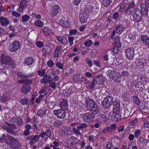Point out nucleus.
<instances>
[{
    "label": "nucleus",
    "instance_id": "nucleus-37",
    "mask_svg": "<svg viewBox=\"0 0 149 149\" xmlns=\"http://www.w3.org/2000/svg\"><path fill=\"white\" fill-rule=\"evenodd\" d=\"M87 126V125L85 123H80L78 126L77 127V129L79 130L80 129H85L86 128Z\"/></svg>",
    "mask_w": 149,
    "mask_h": 149
},
{
    "label": "nucleus",
    "instance_id": "nucleus-43",
    "mask_svg": "<svg viewBox=\"0 0 149 149\" xmlns=\"http://www.w3.org/2000/svg\"><path fill=\"white\" fill-rule=\"evenodd\" d=\"M111 2V0H103L102 3L104 6H108Z\"/></svg>",
    "mask_w": 149,
    "mask_h": 149
},
{
    "label": "nucleus",
    "instance_id": "nucleus-10",
    "mask_svg": "<svg viewBox=\"0 0 149 149\" xmlns=\"http://www.w3.org/2000/svg\"><path fill=\"white\" fill-rule=\"evenodd\" d=\"M31 89L30 85L28 84H24L21 88V92L24 95L27 94Z\"/></svg>",
    "mask_w": 149,
    "mask_h": 149
},
{
    "label": "nucleus",
    "instance_id": "nucleus-28",
    "mask_svg": "<svg viewBox=\"0 0 149 149\" xmlns=\"http://www.w3.org/2000/svg\"><path fill=\"white\" fill-rule=\"evenodd\" d=\"M17 76L21 79H27L29 77V75H25L24 73L22 72H17Z\"/></svg>",
    "mask_w": 149,
    "mask_h": 149
},
{
    "label": "nucleus",
    "instance_id": "nucleus-5",
    "mask_svg": "<svg viewBox=\"0 0 149 149\" xmlns=\"http://www.w3.org/2000/svg\"><path fill=\"white\" fill-rule=\"evenodd\" d=\"M65 110L59 109L54 110V114L58 118L61 119L64 118L65 116L66 112Z\"/></svg>",
    "mask_w": 149,
    "mask_h": 149
},
{
    "label": "nucleus",
    "instance_id": "nucleus-27",
    "mask_svg": "<svg viewBox=\"0 0 149 149\" xmlns=\"http://www.w3.org/2000/svg\"><path fill=\"white\" fill-rule=\"evenodd\" d=\"M79 17L80 21L81 22L85 23L86 22L87 18V15L80 14Z\"/></svg>",
    "mask_w": 149,
    "mask_h": 149
},
{
    "label": "nucleus",
    "instance_id": "nucleus-36",
    "mask_svg": "<svg viewBox=\"0 0 149 149\" xmlns=\"http://www.w3.org/2000/svg\"><path fill=\"white\" fill-rule=\"evenodd\" d=\"M114 117V120L117 121L119 119H121L123 118H122L121 114L120 113H115Z\"/></svg>",
    "mask_w": 149,
    "mask_h": 149
},
{
    "label": "nucleus",
    "instance_id": "nucleus-22",
    "mask_svg": "<svg viewBox=\"0 0 149 149\" xmlns=\"http://www.w3.org/2000/svg\"><path fill=\"white\" fill-rule=\"evenodd\" d=\"M59 6L58 5H55L52 8V10L51 13L53 16H55L58 13Z\"/></svg>",
    "mask_w": 149,
    "mask_h": 149
},
{
    "label": "nucleus",
    "instance_id": "nucleus-34",
    "mask_svg": "<svg viewBox=\"0 0 149 149\" xmlns=\"http://www.w3.org/2000/svg\"><path fill=\"white\" fill-rule=\"evenodd\" d=\"M116 46L118 47H120L121 46V44L120 42V39L118 37H116L114 38Z\"/></svg>",
    "mask_w": 149,
    "mask_h": 149
},
{
    "label": "nucleus",
    "instance_id": "nucleus-42",
    "mask_svg": "<svg viewBox=\"0 0 149 149\" xmlns=\"http://www.w3.org/2000/svg\"><path fill=\"white\" fill-rule=\"evenodd\" d=\"M63 93L66 95H67L72 93V90L70 89L66 88L63 90Z\"/></svg>",
    "mask_w": 149,
    "mask_h": 149
},
{
    "label": "nucleus",
    "instance_id": "nucleus-55",
    "mask_svg": "<svg viewBox=\"0 0 149 149\" xmlns=\"http://www.w3.org/2000/svg\"><path fill=\"white\" fill-rule=\"evenodd\" d=\"M114 74V72L112 70H109L107 72V75L109 76L111 78L113 76V75Z\"/></svg>",
    "mask_w": 149,
    "mask_h": 149
},
{
    "label": "nucleus",
    "instance_id": "nucleus-44",
    "mask_svg": "<svg viewBox=\"0 0 149 149\" xmlns=\"http://www.w3.org/2000/svg\"><path fill=\"white\" fill-rule=\"evenodd\" d=\"M8 97L4 95H3L0 97L1 102H5L7 101L8 100Z\"/></svg>",
    "mask_w": 149,
    "mask_h": 149
},
{
    "label": "nucleus",
    "instance_id": "nucleus-18",
    "mask_svg": "<svg viewBox=\"0 0 149 149\" xmlns=\"http://www.w3.org/2000/svg\"><path fill=\"white\" fill-rule=\"evenodd\" d=\"M56 39L58 41L62 44H66L67 42V40L66 38L63 36H56Z\"/></svg>",
    "mask_w": 149,
    "mask_h": 149
},
{
    "label": "nucleus",
    "instance_id": "nucleus-13",
    "mask_svg": "<svg viewBox=\"0 0 149 149\" xmlns=\"http://www.w3.org/2000/svg\"><path fill=\"white\" fill-rule=\"evenodd\" d=\"M140 7L141 10H140L143 14L146 16L148 15V10L147 7L145 3H142L141 4Z\"/></svg>",
    "mask_w": 149,
    "mask_h": 149
},
{
    "label": "nucleus",
    "instance_id": "nucleus-50",
    "mask_svg": "<svg viewBox=\"0 0 149 149\" xmlns=\"http://www.w3.org/2000/svg\"><path fill=\"white\" fill-rule=\"evenodd\" d=\"M30 18L29 16L27 15H25L22 17V21L23 22H26Z\"/></svg>",
    "mask_w": 149,
    "mask_h": 149
},
{
    "label": "nucleus",
    "instance_id": "nucleus-12",
    "mask_svg": "<svg viewBox=\"0 0 149 149\" xmlns=\"http://www.w3.org/2000/svg\"><path fill=\"white\" fill-rule=\"evenodd\" d=\"M60 105L61 109L66 110L68 108V102L65 99H63L61 100L60 102Z\"/></svg>",
    "mask_w": 149,
    "mask_h": 149
},
{
    "label": "nucleus",
    "instance_id": "nucleus-21",
    "mask_svg": "<svg viewBox=\"0 0 149 149\" xmlns=\"http://www.w3.org/2000/svg\"><path fill=\"white\" fill-rule=\"evenodd\" d=\"M27 139H31L33 140L35 142L38 141L40 139V136L39 135H36L34 136H29L27 137Z\"/></svg>",
    "mask_w": 149,
    "mask_h": 149
},
{
    "label": "nucleus",
    "instance_id": "nucleus-56",
    "mask_svg": "<svg viewBox=\"0 0 149 149\" xmlns=\"http://www.w3.org/2000/svg\"><path fill=\"white\" fill-rule=\"evenodd\" d=\"M2 127L3 129L6 130L7 132H9L10 134H12L13 132L12 131L10 130L9 129V127H8L6 126L5 125H3L2 126Z\"/></svg>",
    "mask_w": 149,
    "mask_h": 149
},
{
    "label": "nucleus",
    "instance_id": "nucleus-3",
    "mask_svg": "<svg viewBox=\"0 0 149 149\" xmlns=\"http://www.w3.org/2000/svg\"><path fill=\"white\" fill-rule=\"evenodd\" d=\"M113 98L110 96H107L104 98L102 101V106L106 109L109 108L113 103Z\"/></svg>",
    "mask_w": 149,
    "mask_h": 149
},
{
    "label": "nucleus",
    "instance_id": "nucleus-1",
    "mask_svg": "<svg viewBox=\"0 0 149 149\" xmlns=\"http://www.w3.org/2000/svg\"><path fill=\"white\" fill-rule=\"evenodd\" d=\"M1 59V63L5 65L8 64L10 65H12L13 68L15 67V63L9 56L2 54Z\"/></svg>",
    "mask_w": 149,
    "mask_h": 149
},
{
    "label": "nucleus",
    "instance_id": "nucleus-60",
    "mask_svg": "<svg viewBox=\"0 0 149 149\" xmlns=\"http://www.w3.org/2000/svg\"><path fill=\"white\" fill-rule=\"evenodd\" d=\"M134 7L135 4L134 2V1H132L129 4L128 6V7L132 9H133Z\"/></svg>",
    "mask_w": 149,
    "mask_h": 149
},
{
    "label": "nucleus",
    "instance_id": "nucleus-64",
    "mask_svg": "<svg viewBox=\"0 0 149 149\" xmlns=\"http://www.w3.org/2000/svg\"><path fill=\"white\" fill-rule=\"evenodd\" d=\"M70 24V23L69 21L68 20H67L64 22L63 26L68 27L69 26Z\"/></svg>",
    "mask_w": 149,
    "mask_h": 149
},
{
    "label": "nucleus",
    "instance_id": "nucleus-47",
    "mask_svg": "<svg viewBox=\"0 0 149 149\" xmlns=\"http://www.w3.org/2000/svg\"><path fill=\"white\" fill-rule=\"evenodd\" d=\"M113 109L120 107V102L118 101H116L113 103Z\"/></svg>",
    "mask_w": 149,
    "mask_h": 149
},
{
    "label": "nucleus",
    "instance_id": "nucleus-48",
    "mask_svg": "<svg viewBox=\"0 0 149 149\" xmlns=\"http://www.w3.org/2000/svg\"><path fill=\"white\" fill-rule=\"evenodd\" d=\"M35 24L37 26L42 27L43 25V23L41 20H37L35 22Z\"/></svg>",
    "mask_w": 149,
    "mask_h": 149
},
{
    "label": "nucleus",
    "instance_id": "nucleus-31",
    "mask_svg": "<svg viewBox=\"0 0 149 149\" xmlns=\"http://www.w3.org/2000/svg\"><path fill=\"white\" fill-rule=\"evenodd\" d=\"M43 31L44 34L46 36H49L50 34L52 33V31L49 28L47 27L44 28L43 29Z\"/></svg>",
    "mask_w": 149,
    "mask_h": 149
},
{
    "label": "nucleus",
    "instance_id": "nucleus-6",
    "mask_svg": "<svg viewBox=\"0 0 149 149\" xmlns=\"http://www.w3.org/2000/svg\"><path fill=\"white\" fill-rule=\"evenodd\" d=\"M86 104L87 107L90 111V109H92L96 105H97L96 103L92 99L88 98L86 101Z\"/></svg>",
    "mask_w": 149,
    "mask_h": 149
},
{
    "label": "nucleus",
    "instance_id": "nucleus-8",
    "mask_svg": "<svg viewBox=\"0 0 149 149\" xmlns=\"http://www.w3.org/2000/svg\"><path fill=\"white\" fill-rule=\"evenodd\" d=\"M20 42L18 41H14L10 46V50L11 52H15L20 47Z\"/></svg>",
    "mask_w": 149,
    "mask_h": 149
},
{
    "label": "nucleus",
    "instance_id": "nucleus-26",
    "mask_svg": "<svg viewBox=\"0 0 149 149\" xmlns=\"http://www.w3.org/2000/svg\"><path fill=\"white\" fill-rule=\"evenodd\" d=\"M90 111L93 114L96 115L99 113V108L97 105H96L93 109H90Z\"/></svg>",
    "mask_w": 149,
    "mask_h": 149
},
{
    "label": "nucleus",
    "instance_id": "nucleus-45",
    "mask_svg": "<svg viewBox=\"0 0 149 149\" xmlns=\"http://www.w3.org/2000/svg\"><path fill=\"white\" fill-rule=\"evenodd\" d=\"M30 0H21L20 4L24 5L26 7L27 6V3L30 2Z\"/></svg>",
    "mask_w": 149,
    "mask_h": 149
},
{
    "label": "nucleus",
    "instance_id": "nucleus-29",
    "mask_svg": "<svg viewBox=\"0 0 149 149\" xmlns=\"http://www.w3.org/2000/svg\"><path fill=\"white\" fill-rule=\"evenodd\" d=\"M120 47L115 46L114 47L112 48L110 50L111 51L112 54L113 55H117L118 54L120 51L119 48Z\"/></svg>",
    "mask_w": 149,
    "mask_h": 149
},
{
    "label": "nucleus",
    "instance_id": "nucleus-9",
    "mask_svg": "<svg viewBox=\"0 0 149 149\" xmlns=\"http://www.w3.org/2000/svg\"><path fill=\"white\" fill-rule=\"evenodd\" d=\"M95 116L93 114L91 113H85L83 116L84 120L86 122L92 121L93 120Z\"/></svg>",
    "mask_w": 149,
    "mask_h": 149
},
{
    "label": "nucleus",
    "instance_id": "nucleus-11",
    "mask_svg": "<svg viewBox=\"0 0 149 149\" xmlns=\"http://www.w3.org/2000/svg\"><path fill=\"white\" fill-rule=\"evenodd\" d=\"M138 109L140 111H148L149 109V107L148 106V104L146 103L145 102H142L139 105Z\"/></svg>",
    "mask_w": 149,
    "mask_h": 149
},
{
    "label": "nucleus",
    "instance_id": "nucleus-14",
    "mask_svg": "<svg viewBox=\"0 0 149 149\" xmlns=\"http://www.w3.org/2000/svg\"><path fill=\"white\" fill-rule=\"evenodd\" d=\"M141 40L144 44L148 47L149 46V38L146 35L141 36Z\"/></svg>",
    "mask_w": 149,
    "mask_h": 149
},
{
    "label": "nucleus",
    "instance_id": "nucleus-4",
    "mask_svg": "<svg viewBox=\"0 0 149 149\" xmlns=\"http://www.w3.org/2000/svg\"><path fill=\"white\" fill-rule=\"evenodd\" d=\"M133 16L134 21L136 22H139L141 20L142 17V12L137 8H136L135 9Z\"/></svg>",
    "mask_w": 149,
    "mask_h": 149
},
{
    "label": "nucleus",
    "instance_id": "nucleus-53",
    "mask_svg": "<svg viewBox=\"0 0 149 149\" xmlns=\"http://www.w3.org/2000/svg\"><path fill=\"white\" fill-rule=\"evenodd\" d=\"M141 131L139 129H138L135 131L134 135L136 138H138L141 134Z\"/></svg>",
    "mask_w": 149,
    "mask_h": 149
},
{
    "label": "nucleus",
    "instance_id": "nucleus-33",
    "mask_svg": "<svg viewBox=\"0 0 149 149\" xmlns=\"http://www.w3.org/2000/svg\"><path fill=\"white\" fill-rule=\"evenodd\" d=\"M133 11V9L130 8L128 7H127L126 8L124 11V13L126 14L130 15L132 14Z\"/></svg>",
    "mask_w": 149,
    "mask_h": 149
},
{
    "label": "nucleus",
    "instance_id": "nucleus-41",
    "mask_svg": "<svg viewBox=\"0 0 149 149\" xmlns=\"http://www.w3.org/2000/svg\"><path fill=\"white\" fill-rule=\"evenodd\" d=\"M124 112L123 115H122L123 118H126L130 116V113L127 109H125L124 111Z\"/></svg>",
    "mask_w": 149,
    "mask_h": 149
},
{
    "label": "nucleus",
    "instance_id": "nucleus-19",
    "mask_svg": "<svg viewBox=\"0 0 149 149\" xmlns=\"http://www.w3.org/2000/svg\"><path fill=\"white\" fill-rule=\"evenodd\" d=\"M62 49L61 46H57L55 49L54 53L53 55L54 58L57 57L59 54V52Z\"/></svg>",
    "mask_w": 149,
    "mask_h": 149
},
{
    "label": "nucleus",
    "instance_id": "nucleus-17",
    "mask_svg": "<svg viewBox=\"0 0 149 149\" xmlns=\"http://www.w3.org/2000/svg\"><path fill=\"white\" fill-rule=\"evenodd\" d=\"M116 33L118 34H120L123 32L125 29V27L122 24H118L116 26Z\"/></svg>",
    "mask_w": 149,
    "mask_h": 149
},
{
    "label": "nucleus",
    "instance_id": "nucleus-58",
    "mask_svg": "<svg viewBox=\"0 0 149 149\" xmlns=\"http://www.w3.org/2000/svg\"><path fill=\"white\" fill-rule=\"evenodd\" d=\"M24 5H23L20 4L19 7L18 8V11L19 13L22 12L24 8Z\"/></svg>",
    "mask_w": 149,
    "mask_h": 149
},
{
    "label": "nucleus",
    "instance_id": "nucleus-62",
    "mask_svg": "<svg viewBox=\"0 0 149 149\" xmlns=\"http://www.w3.org/2000/svg\"><path fill=\"white\" fill-rule=\"evenodd\" d=\"M56 65L60 69H63V66L61 63L59 62H57L56 64Z\"/></svg>",
    "mask_w": 149,
    "mask_h": 149
},
{
    "label": "nucleus",
    "instance_id": "nucleus-52",
    "mask_svg": "<svg viewBox=\"0 0 149 149\" xmlns=\"http://www.w3.org/2000/svg\"><path fill=\"white\" fill-rule=\"evenodd\" d=\"M112 130L109 128V127H108L105 128L102 131V132L104 133L110 132Z\"/></svg>",
    "mask_w": 149,
    "mask_h": 149
},
{
    "label": "nucleus",
    "instance_id": "nucleus-23",
    "mask_svg": "<svg viewBox=\"0 0 149 149\" xmlns=\"http://www.w3.org/2000/svg\"><path fill=\"white\" fill-rule=\"evenodd\" d=\"M33 62V60L32 57L27 58L24 61V63L28 65H31Z\"/></svg>",
    "mask_w": 149,
    "mask_h": 149
},
{
    "label": "nucleus",
    "instance_id": "nucleus-15",
    "mask_svg": "<svg viewBox=\"0 0 149 149\" xmlns=\"http://www.w3.org/2000/svg\"><path fill=\"white\" fill-rule=\"evenodd\" d=\"M70 141H71L70 146L74 147L75 144H77L79 142V139L76 137L72 136L70 138Z\"/></svg>",
    "mask_w": 149,
    "mask_h": 149
},
{
    "label": "nucleus",
    "instance_id": "nucleus-30",
    "mask_svg": "<svg viewBox=\"0 0 149 149\" xmlns=\"http://www.w3.org/2000/svg\"><path fill=\"white\" fill-rule=\"evenodd\" d=\"M46 111L45 109H40L37 112L38 115L39 116L42 117L46 114Z\"/></svg>",
    "mask_w": 149,
    "mask_h": 149
},
{
    "label": "nucleus",
    "instance_id": "nucleus-32",
    "mask_svg": "<svg viewBox=\"0 0 149 149\" xmlns=\"http://www.w3.org/2000/svg\"><path fill=\"white\" fill-rule=\"evenodd\" d=\"M133 101H134L135 103L137 105L141 103L140 100L138 97L136 95L133 96Z\"/></svg>",
    "mask_w": 149,
    "mask_h": 149
},
{
    "label": "nucleus",
    "instance_id": "nucleus-35",
    "mask_svg": "<svg viewBox=\"0 0 149 149\" xmlns=\"http://www.w3.org/2000/svg\"><path fill=\"white\" fill-rule=\"evenodd\" d=\"M8 127H10L9 129L10 130L12 131L13 132L12 134H16V133L13 130L17 129V127L14 124H10V125Z\"/></svg>",
    "mask_w": 149,
    "mask_h": 149
},
{
    "label": "nucleus",
    "instance_id": "nucleus-61",
    "mask_svg": "<svg viewBox=\"0 0 149 149\" xmlns=\"http://www.w3.org/2000/svg\"><path fill=\"white\" fill-rule=\"evenodd\" d=\"M17 124L19 125H21L23 124L22 120L21 118L17 117Z\"/></svg>",
    "mask_w": 149,
    "mask_h": 149
},
{
    "label": "nucleus",
    "instance_id": "nucleus-54",
    "mask_svg": "<svg viewBox=\"0 0 149 149\" xmlns=\"http://www.w3.org/2000/svg\"><path fill=\"white\" fill-rule=\"evenodd\" d=\"M80 76L79 74L75 75L73 76V79L75 81L77 82L80 80Z\"/></svg>",
    "mask_w": 149,
    "mask_h": 149
},
{
    "label": "nucleus",
    "instance_id": "nucleus-59",
    "mask_svg": "<svg viewBox=\"0 0 149 149\" xmlns=\"http://www.w3.org/2000/svg\"><path fill=\"white\" fill-rule=\"evenodd\" d=\"M113 18L115 19H117L119 17V13L118 12H115L113 15Z\"/></svg>",
    "mask_w": 149,
    "mask_h": 149
},
{
    "label": "nucleus",
    "instance_id": "nucleus-57",
    "mask_svg": "<svg viewBox=\"0 0 149 149\" xmlns=\"http://www.w3.org/2000/svg\"><path fill=\"white\" fill-rule=\"evenodd\" d=\"M92 43V41L91 40H89L86 41L84 43V45L85 46L90 47L91 46Z\"/></svg>",
    "mask_w": 149,
    "mask_h": 149
},
{
    "label": "nucleus",
    "instance_id": "nucleus-38",
    "mask_svg": "<svg viewBox=\"0 0 149 149\" xmlns=\"http://www.w3.org/2000/svg\"><path fill=\"white\" fill-rule=\"evenodd\" d=\"M40 81L42 84L44 83L45 84H46L48 82L47 75V74L45 75L43 79L41 80Z\"/></svg>",
    "mask_w": 149,
    "mask_h": 149
},
{
    "label": "nucleus",
    "instance_id": "nucleus-46",
    "mask_svg": "<svg viewBox=\"0 0 149 149\" xmlns=\"http://www.w3.org/2000/svg\"><path fill=\"white\" fill-rule=\"evenodd\" d=\"M95 98L97 103L99 104H102V96H99L98 97L96 96Z\"/></svg>",
    "mask_w": 149,
    "mask_h": 149
},
{
    "label": "nucleus",
    "instance_id": "nucleus-24",
    "mask_svg": "<svg viewBox=\"0 0 149 149\" xmlns=\"http://www.w3.org/2000/svg\"><path fill=\"white\" fill-rule=\"evenodd\" d=\"M63 123L64 121L63 120H56L53 123V125L55 127H59L61 125H63Z\"/></svg>",
    "mask_w": 149,
    "mask_h": 149
},
{
    "label": "nucleus",
    "instance_id": "nucleus-39",
    "mask_svg": "<svg viewBox=\"0 0 149 149\" xmlns=\"http://www.w3.org/2000/svg\"><path fill=\"white\" fill-rule=\"evenodd\" d=\"M115 113L113 112H110L108 116V117L109 120H114Z\"/></svg>",
    "mask_w": 149,
    "mask_h": 149
},
{
    "label": "nucleus",
    "instance_id": "nucleus-49",
    "mask_svg": "<svg viewBox=\"0 0 149 149\" xmlns=\"http://www.w3.org/2000/svg\"><path fill=\"white\" fill-rule=\"evenodd\" d=\"M51 51V48L49 46L46 47L44 49V52L45 54H49Z\"/></svg>",
    "mask_w": 149,
    "mask_h": 149
},
{
    "label": "nucleus",
    "instance_id": "nucleus-40",
    "mask_svg": "<svg viewBox=\"0 0 149 149\" xmlns=\"http://www.w3.org/2000/svg\"><path fill=\"white\" fill-rule=\"evenodd\" d=\"M122 98L123 100L125 101H128L129 100L128 96V95L125 92L123 93L122 95Z\"/></svg>",
    "mask_w": 149,
    "mask_h": 149
},
{
    "label": "nucleus",
    "instance_id": "nucleus-51",
    "mask_svg": "<svg viewBox=\"0 0 149 149\" xmlns=\"http://www.w3.org/2000/svg\"><path fill=\"white\" fill-rule=\"evenodd\" d=\"M95 84V80L93 78V80L91 83L90 85L89 86V88L90 89L93 90L94 88V87Z\"/></svg>",
    "mask_w": 149,
    "mask_h": 149
},
{
    "label": "nucleus",
    "instance_id": "nucleus-25",
    "mask_svg": "<svg viewBox=\"0 0 149 149\" xmlns=\"http://www.w3.org/2000/svg\"><path fill=\"white\" fill-rule=\"evenodd\" d=\"M137 65H140L141 67L142 66H145L146 65L147 63L146 61L144 59H141L138 60L137 62Z\"/></svg>",
    "mask_w": 149,
    "mask_h": 149
},
{
    "label": "nucleus",
    "instance_id": "nucleus-20",
    "mask_svg": "<svg viewBox=\"0 0 149 149\" xmlns=\"http://www.w3.org/2000/svg\"><path fill=\"white\" fill-rule=\"evenodd\" d=\"M96 78V82L97 84L101 85L103 83L104 80L102 75H98Z\"/></svg>",
    "mask_w": 149,
    "mask_h": 149
},
{
    "label": "nucleus",
    "instance_id": "nucleus-16",
    "mask_svg": "<svg viewBox=\"0 0 149 149\" xmlns=\"http://www.w3.org/2000/svg\"><path fill=\"white\" fill-rule=\"evenodd\" d=\"M0 22L2 26H7L10 23L9 20L6 17H0Z\"/></svg>",
    "mask_w": 149,
    "mask_h": 149
},
{
    "label": "nucleus",
    "instance_id": "nucleus-63",
    "mask_svg": "<svg viewBox=\"0 0 149 149\" xmlns=\"http://www.w3.org/2000/svg\"><path fill=\"white\" fill-rule=\"evenodd\" d=\"M45 132L46 135L48 137H50L51 136V132L49 129L48 128Z\"/></svg>",
    "mask_w": 149,
    "mask_h": 149
},
{
    "label": "nucleus",
    "instance_id": "nucleus-2",
    "mask_svg": "<svg viewBox=\"0 0 149 149\" xmlns=\"http://www.w3.org/2000/svg\"><path fill=\"white\" fill-rule=\"evenodd\" d=\"M5 143L8 144L10 145V148H15L14 146L15 145L17 146L19 145V142L17 139L8 134L6 136Z\"/></svg>",
    "mask_w": 149,
    "mask_h": 149
},
{
    "label": "nucleus",
    "instance_id": "nucleus-7",
    "mask_svg": "<svg viewBox=\"0 0 149 149\" xmlns=\"http://www.w3.org/2000/svg\"><path fill=\"white\" fill-rule=\"evenodd\" d=\"M127 58L129 60L133 58L134 56V49L133 48H128L125 51Z\"/></svg>",
    "mask_w": 149,
    "mask_h": 149
}]
</instances>
